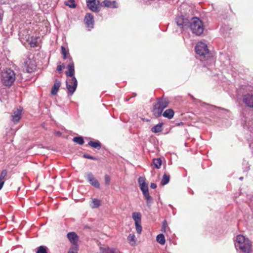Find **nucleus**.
Here are the masks:
<instances>
[{"mask_svg": "<svg viewBox=\"0 0 253 253\" xmlns=\"http://www.w3.org/2000/svg\"><path fill=\"white\" fill-rule=\"evenodd\" d=\"M169 101L168 98L161 97L157 99V103L153 105V114L155 117L158 118L162 115L163 110L168 107Z\"/></svg>", "mask_w": 253, "mask_h": 253, "instance_id": "obj_4", "label": "nucleus"}, {"mask_svg": "<svg viewBox=\"0 0 253 253\" xmlns=\"http://www.w3.org/2000/svg\"><path fill=\"white\" fill-rule=\"evenodd\" d=\"M156 240L161 245H164L166 242L165 236L163 234L158 235L156 238Z\"/></svg>", "mask_w": 253, "mask_h": 253, "instance_id": "obj_29", "label": "nucleus"}, {"mask_svg": "<svg viewBox=\"0 0 253 253\" xmlns=\"http://www.w3.org/2000/svg\"><path fill=\"white\" fill-rule=\"evenodd\" d=\"M195 51L203 59L206 58L209 54L207 45L203 42L197 43L195 46Z\"/></svg>", "mask_w": 253, "mask_h": 253, "instance_id": "obj_8", "label": "nucleus"}, {"mask_svg": "<svg viewBox=\"0 0 253 253\" xmlns=\"http://www.w3.org/2000/svg\"><path fill=\"white\" fill-rule=\"evenodd\" d=\"M174 111L171 109H169L165 110L162 114V115L169 119H171L174 116Z\"/></svg>", "mask_w": 253, "mask_h": 253, "instance_id": "obj_24", "label": "nucleus"}, {"mask_svg": "<svg viewBox=\"0 0 253 253\" xmlns=\"http://www.w3.org/2000/svg\"><path fill=\"white\" fill-rule=\"evenodd\" d=\"M65 68V65L63 64L62 65H59L57 66V70L60 73L62 72L63 69Z\"/></svg>", "mask_w": 253, "mask_h": 253, "instance_id": "obj_41", "label": "nucleus"}, {"mask_svg": "<svg viewBox=\"0 0 253 253\" xmlns=\"http://www.w3.org/2000/svg\"><path fill=\"white\" fill-rule=\"evenodd\" d=\"M86 5L88 8L93 12L97 13L100 9L98 5L99 1L97 0H86Z\"/></svg>", "mask_w": 253, "mask_h": 253, "instance_id": "obj_11", "label": "nucleus"}, {"mask_svg": "<svg viewBox=\"0 0 253 253\" xmlns=\"http://www.w3.org/2000/svg\"><path fill=\"white\" fill-rule=\"evenodd\" d=\"M3 15V11L0 9V22L2 21Z\"/></svg>", "mask_w": 253, "mask_h": 253, "instance_id": "obj_46", "label": "nucleus"}, {"mask_svg": "<svg viewBox=\"0 0 253 253\" xmlns=\"http://www.w3.org/2000/svg\"><path fill=\"white\" fill-rule=\"evenodd\" d=\"M66 84L68 95H72L76 91L78 85V81L76 77H74L68 81H66Z\"/></svg>", "mask_w": 253, "mask_h": 253, "instance_id": "obj_9", "label": "nucleus"}, {"mask_svg": "<svg viewBox=\"0 0 253 253\" xmlns=\"http://www.w3.org/2000/svg\"><path fill=\"white\" fill-rule=\"evenodd\" d=\"M48 248L45 246H40L37 249L36 253H47Z\"/></svg>", "mask_w": 253, "mask_h": 253, "instance_id": "obj_31", "label": "nucleus"}, {"mask_svg": "<svg viewBox=\"0 0 253 253\" xmlns=\"http://www.w3.org/2000/svg\"><path fill=\"white\" fill-rule=\"evenodd\" d=\"M189 95L193 99H195L194 97H193V96H192V95L189 94Z\"/></svg>", "mask_w": 253, "mask_h": 253, "instance_id": "obj_51", "label": "nucleus"}, {"mask_svg": "<svg viewBox=\"0 0 253 253\" xmlns=\"http://www.w3.org/2000/svg\"><path fill=\"white\" fill-rule=\"evenodd\" d=\"M83 157L84 158L90 159V160H97L98 159L97 158L94 157V156H90L87 154H84L83 155Z\"/></svg>", "mask_w": 253, "mask_h": 253, "instance_id": "obj_38", "label": "nucleus"}, {"mask_svg": "<svg viewBox=\"0 0 253 253\" xmlns=\"http://www.w3.org/2000/svg\"><path fill=\"white\" fill-rule=\"evenodd\" d=\"M169 179L170 177L169 175L164 174L161 181V185L164 186L167 184L169 181Z\"/></svg>", "mask_w": 253, "mask_h": 253, "instance_id": "obj_30", "label": "nucleus"}, {"mask_svg": "<svg viewBox=\"0 0 253 253\" xmlns=\"http://www.w3.org/2000/svg\"><path fill=\"white\" fill-rule=\"evenodd\" d=\"M241 123L244 128L248 131L245 138L253 153V114L249 109L246 108L243 109Z\"/></svg>", "mask_w": 253, "mask_h": 253, "instance_id": "obj_1", "label": "nucleus"}, {"mask_svg": "<svg viewBox=\"0 0 253 253\" xmlns=\"http://www.w3.org/2000/svg\"><path fill=\"white\" fill-rule=\"evenodd\" d=\"M98 253H121L117 249L109 247H100Z\"/></svg>", "mask_w": 253, "mask_h": 253, "instance_id": "obj_20", "label": "nucleus"}, {"mask_svg": "<svg viewBox=\"0 0 253 253\" xmlns=\"http://www.w3.org/2000/svg\"><path fill=\"white\" fill-rule=\"evenodd\" d=\"M163 123H159L151 128V131L156 133L161 132L163 130Z\"/></svg>", "mask_w": 253, "mask_h": 253, "instance_id": "obj_23", "label": "nucleus"}, {"mask_svg": "<svg viewBox=\"0 0 253 253\" xmlns=\"http://www.w3.org/2000/svg\"><path fill=\"white\" fill-rule=\"evenodd\" d=\"M54 134L57 136H61L62 135V133L59 131H56L54 132Z\"/></svg>", "mask_w": 253, "mask_h": 253, "instance_id": "obj_47", "label": "nucleus"}, {"mask_svg": "<svg viewBox=\"0 0 253 253\" xmlns=\"http://www.w3.org/2000/svg\"><path fill=\"white\" fill-rule=\"evenodd\" d=\"M61 85V82L58 79L55 80V83L52 87L51 93L52 95L57 94L59 88Z\"/></svg>", "mask_w": 253, "mask_h": 253, "instance_id": "obj_21", "label": "nucleus"}, {"mask_svg": "<svg viewBox=\"0 0 253 253\" xmlns=\"http://www.w3.org/2000/svg\"><path fill=\"white\" fill-rule=\"evenodd\" d=\"M32 12V5L29 3H24L20 5L19 12L24 16L27 14H30Z\"/></svg>", "mask_w": 253, "mask_h": 253, "instance_id": "obj_13", "label": "nucleus"}, {"mask_svg": "<svg viewBox=\"0 0 253 253\" xmlns=\"http://www.w3.org/2000/svg\"><path fill=\"white\" fill-rule=\"evenodd\" d=\"M64 4L71 8H75L77 6L75 0H68L64 2Z\"/></svg>", "mask_w": 253, "mask_h": 253, "instance_id": "obj_27", "label": "nucleus"}, {"mask_svg": "<svg viewBox=\"0 0 253 253\" xmlns=\"http://www.w3.org/2000/svg\"><path fill=\"white\" fill-rule=\"evenodd\" d=\"M150 187L152 189H155L157 188V185L154 183H151L150 184Z\"/></svg>", "mask_w": 253, "mask_h": 253, "instance_id": "obj_48", "label": "nucleus"}, {"mask_svg": "<svg viewBox=\"0 0 253 253\" xmlns=\"http://www.w3.org/2000/svg\"><path fill=\"white\" fill-rule=\"evenodd\" d=\"M9 0H0V4H6L9 3Z\"/></svg>", "mask_w": 253, "mask_h": 253, "instance_id": "obj_45", "label": "nucleus"}, {"mask_svg": "<svg viewBox=\"0 0 253 253\" xmlns=\"http://www.w3.org/2000/svg\"><path fill=\"white\" fill-rule=\"evenodd\" d=\"M192 33L196 36H200L204 31L203 22L198 17H193L189 24V27Z\"/></svg>", "mask_w": 253, "mask_h": 253, "instance_id": "obj_5", "label": "nucleus"}, {"mask_svg": "<svg viewBox=\"0 0 253 253\" xmlns=\"http://www.w3.org/2000/svg\"><path fill=\"white\" fill-rule=\"evenodd\" d=\"M235 247L237 250L239 249L244 253H251L252 242L249 238L240 234L236 237Z\"/></svg>", "mask_w": 253, "mask_h": 253, "instance_id": "obj_2", "label": "nucleus"}, {"mask_svg": "<svg viewBox=\"0 0 253 253\" xmlns=\"http://www.w3.org/2000/svg\"><path fill=\"white\" fill-rule=\"evenodd\" d=\"M68 71L65 72V74L67 76L70 77L71 79H73L74 77H75V68H74V63L73 61H71L69 64L67 65Z\"/></svg>", "mask_w": 253, "mask_h": 253, "instance_id": "obj_17", "label": "nucleus"}, {"mask_svg": "<svg viewBox=\"0 0 253 253\" xmlns=\"http://www.w3.org/2000/svg\"><path fill=\"white\" fill-rule=\"evenodd\" d=\"M135 236L133 234H130L127 237V240L131 246L135 244Z\"/></svg>", "mask_w": 253, "mask_h": 253, "instance_id": "obj_33", "label": "nucleus"}, {"mask_svg": "<svg viewBox=\"0 0 253 253\" xmlns=\"http://www.w3.org/2000/svg\"><path fill=\"white\" fill-rule=\"evenodd\" d=\"M105 183L106 184L108 185L110 182V178L109 175H105L104 177Z\"/></svg>", "mask_w": 253, "mask_h": 253, "instance_id": "obj_42", "label": "nucleus"}, {"mask_svg": "<svg viewBox=\"0 0 253 253\" xmlns=\"http://www.w3.org/2000/svg\"><path fill=\"white\" fill-rule=\"evenodd\" d=\"M73 141L79 144V145H83L84 143V140L83 138V137L82 136H77V137H75L73 138Z\"/></svg>", "mask_w": 253, "mask_h": 253, "instance_id": "obj_32", "label": "nucleus"}, {"mask_svg": "<svg viewBox=\"0 0 253 253\" xmlns=\"http://www.w3.org/2000/svg\"><path fill=\"white\" fill-rule=\"evenodd\" d=\"M153 164L156 169H160L162 165V160H161V158L153 159Z\"/></svg>", "mask_w": 253, "mask_h": 253, "instance_id": "obj_28", "label": "nucleus"}, {"mask_svg": "<svg viewBox=\"0 0 253 253\" xmlns=\"http://www.w3.org/2000/svg\"><path fill=\"white\" fill-rule=\"evenodd\" d=\"M92 203L91 208L93 209L97 208L100 205L101 201L97 199L94 198L92 200Z\"/></svg>", "mask_w": 253, "mask_h": 253, "instance_id": "obj_34", "label": "nucleus"}, {"mask_svg": "<svg viewBox=\"0 0 253 253\" xmlns=\"http://www.w3.org/2000/svg\"><path fill=\"white\" fill-rule=\"evenodd\" d=\"M167 226V222L166 220H164L162 224V231L164 232H166V228Z\"/></svg>", "mask_w": 253, "mask_h": 253, "instance_id": "obj_40", "label": "nucleus"}, {"mask_svg": "<svg viewBox=\"0 0 253 253\" xmlns=\"http://www.w3.org/2000/svg\"><path fill=\"white\" fill-rule=\"evenodd\" d=\"M175 21L177 25L181 29H185L189 27L190 21L184 15L176 16Z\"/></svg>", "mask_w": 253, "mask_h": 253, "instance_id": "obj_10", "label": "nucleus"}, {"mask_svg": "<svg viewBox=\"0 0 253 253\" xmlns=\"http://www.w3.org/2000/svg\"><path fill=\"white\" fill-rule=\"evenodd\" d=\"M24 67L27 73H32L36 68L35 61L29 58L24 62Z\"/></svg>", "mask_w": 253, "mask_h": 253, "instance_id": "obj_14", "label": "nucleus"}, {"mask_svg": "<svg viewBox=\"0 0 253 253\" xmlns=\"http://www.w3.org/2000/svg\"><path fill=\"white\" fill-rule=\"evenodd\" d=\"M135 225L136 232L139 234H140L142 231V226L141 225V222H136V223H135Z\"/></svg>", "mask_w": 253, "mask_h": 253, "instance_id": "obj_36", "label": "nucleus"}, {"mask_svg": "<svg viewBox=\"0 0 253 253\" xmlns=\"http://www.w3.org/2000/svg\"><path fill=\"white\" fill-rule=\"evenodd\" d=\"M29 44H30L31 47H35V46H37V42L36 41V40H33V39H32L30 41Z\"/></svg>", "mask_w": 253, "mask_h": 253, "instance_id": "obj_43", "label": "nucleus"}, {"mask_svg": "<svg viewBox=\"0 0 253 253\" xmlns=\"http://www.w3.org/2000/svg\"><path fill=\"white\" fill-rule=\"evenodd\" d=\"M67 238L72 245H78L79 237L75 232H69L67 234Z\"/></svg>", "mask_w": 253, "mask_h": 253, "instance_id": "obj_18", "label": "nucleus"}, {"mask_svg": "<svg viewBox=\"0 0 253 253\" xmlns=\"http://www.w3.org/2000/svg\"><path fill=\"white\" fill-rule=\"evenodd\" d=\"M85 177L89 184L92 186L96 188H99L100 187V184L98 181L95 178L92 172H87L85 174Z\"/></svg>", "mask_w": 253, "mask_h": 253, "instance_id": "obj_12", "label": "nucleus"}, {"mask_svg": "<svg viewBox=\"0 0 253 253\" xmlns=\"http://www.w3.org/2000/svg\"><path fill=\"white\" fill-rule=\"evenodd\" d=\"M101 4L105 7L116 8L118 5L115 0L110 1L109 0H104L102 2Z\"/></svg>", "mask_w": 253, "mask_h": 253, "instance_id": "obj_19", "label": "nucleus"}, {"mask_svg": "<svg viewBox=\"0 0 253 253\" xmlns=\"http://www.w3.org/2000/svg\"><path fill=\"white\" fill-rule=\"evenodd\" d=\"M216 108H217V107H215ZM218 109H221V110H226V111H227V110L224 109V108H220V107H218Z\"/></svg>", "mask_w": 253, "mask_h": 253, "instance_id": "obj_50", "label": "nucleus"}, {"mask_svg": "<svg viewBox=\"0 0 253 253\" xmlns=\"http://www.w3.org/2000/svg\"><path fill=\"white\" fill-rule=\"evenodd\" d=\"M61 53L63 55V54H68V52L66 50V48L63 46H62L61 47Z\"/></svg>", "mask_w": 253, "mask_h": 253, "instance_id": "obj_44", "label": "nucleus"}, {"mask_svg": "<svg viewBox=\"0 0 253 253\" xmlns=\"http://www.w3.org/2000/svg\"><path fill=\"white\" fill-rule=\"evenodd\" d=\"M15 80V74L14 72L9 69L6 68L1 73V82L5 86H10Z\"/></svg>", "mask_w": 253, "mask_h": 253, "instance_id": "obj_7", "label": "nucleus"}, {"mask_svg": "<svg viewBox=\"0 0 253 253\" xmlns=\"http://www.w3.org/2000/svg\"><path fill=\"white\" fill-rule=\"evenodd\" d=\"M134 96H136V93H134Z\"/></svg>", "mask_w": 253, "mask_h": 253, "instance_id": "obj_54", "label": "nucleus"}, {"mask_svg": "<svg viewBox=\"0 0 253 253\" xmlns=\"http://www.w3.org/2000/svg\"><path fill=\"white\" fill-rule=\"evenodd\" d=\"M84 23L87 27L93 28L94 26V17L90 13H87L85 14L84 19Z\"/></svg>", "mask_w": 253, "mask_h": 253, "instance_id": "obj_15", "label": "nucleus"}, {"mask_svg": "<svg viewBox=\"0 0 253 253\" xmlns=\"http://www.w3.org/2000/svg\"><path fill=\"white\" fill-rule=\"evenodd\" d=\"M243 102L248 107L253 108V86L251 85H242Z\"/></svg>", "mask_w": 253, "mask_h": 253, "instance_id": "obj_3", "label": "nucleus"}, {"mask_svg": "<svg viewBox=\"0 0 253 253\" xmlns=\"http://www.w3.org/2000/svg\"><path fill=\"white\" fill-rule=\"evenodd\" d=\"M138 182L140 186V189L141 190L143 196L146 201V205L148 207H150L151 204L153 202V199L149 194L148 187L147 184L146 182L145 178L143 177H139L138 179Z\"/></svg>", "mask_w": 253, "mask_h": 253, "instance_id": "obj_6", "label": "nucleus"}, {"mask_svg": "<svg viewBox=\"0 0 253 253\" xmlns=\"http://www.w3.org/2000/svg\"><path fill=\"white\" fill-rule=\"evenodd\" d=\"M129 99H130V98H127V97H126V98L125 99V101H128Z\"/></svg>", "mask_w": 253, "mask_h": 253, "instance_id": "obj_52", "label": "nucleus"}, {"mask_svg": "<svg viewBox=\"0 0 253 253\" xmlns=\"http://www.w3.org/2000/svg\"><path fill=\"white\" fill-rule=\"evenodd\" d=\"M78 245H72L68 253H78Z\"/></svg>", "mask_w": 253, "mask_h": 253, "instance_id": "obj_35", "label": "nucleus"}, {"mask_svg": "<svg viewBox=\"0 0 253 253\" xmlns=\"http://www.w3.org/2000/svg\"><path fill=\"white\" fill-rule=\"evenodd\" d=\"M21 111L20 109H16L13 110L11 114V121L14 123L19 122L21 116Z\"/></svg>", "mask_w": 253, "mask_h": 253, "instance_id": "obj_16", "label": "nucleus"}, {"mask_svg": "<svg viewBox=\"0 0 253 253\" xmlns=\"http://www.w3.org/2000/svg\"><path fill=\"white\" fill-rule=\"evenodd\" d=\"M132 217L134 220L135 223L141 222V215L140 212H133L132 214Z\"/></svg>", "mask_w": 253, "mask_h": 253, "instance_id": "obj_25", "label": "nucleus"}, {"mask_svg": "<svg viewBox=\"0 0 253 253\" xmlns=\"http://www.w3.org/2000/svg\"><path fill=\"white\" fill-rule=\"evenodd\" d=\"M88 145L91 147L95 149H100L101 148V143L99 141H90L88 143Z\"/></svg>", "mask_w": 253, "mask_h": 253, "instance_id": "obj_26", "label": "nucleus"}, {"mask_svg": "<svg viewBox=\"0 0 253 253\" xmlns=\"http://www.w3.org/2000/svg\"><path fill=\"white\" fill-rule=\"evenodd\" d=\"M4 183V181H0V190L2 188L3 184Z\"/></svg>", "mask_w": 253, "mask_h": 253, "instance_id": "obj_49", "label": "nucleus"}, {"mask_svg": "<svg viewBox=\"0 0 253 253\" xmlns=\"http://www.w3.org/2000/svg\"><path fill=\"white\" fill-rule=\"evenodd\" d=\"M7 174V171L5 169H3L0 173V181H4V177Z\"/></svg>", "mask_w": 253, "mask_h": 253, "instance_id": "obj_37", "label": "nucleus"}, {"mask_svg": "<svg viewBox=\"0 0 253 253\" xmlns=\"http://www.w3.org/2000/svg\"><path fill=\"white\" fill-rule=\"evenodd\" d=\"M231 28L229 27L228 25H224L222 26L220 32L225 37H226L229 36L230 34L229 31H231Z\"/></svg>", "mask_w": 253, "mask_h": 253, "instance_id": "obj_22", "label": "nucleus"}, {"mask_svg": "<svg viewBox=\"0 0 253 253\" xmlns=\"http://www.w3.org/2000/svg\"><path fill=\"white\" fill-rule=\"evenodd\" d=\"M63 59L64 60H65V59L68 60L69 61L70 63L71 61H73L72 58V57L71 56V55L70 54H63Z\"/></svg>", "mask_w": 253, "mask_h": 253, "instance_id": "obj_39", "label": "nucleus"}, {"mask_svg": "<svg viewBox=\"0 0 253 253\" xmlns=\"http://www.w3.org/2000/svg\"><path fill=\"white\" fill-rule=\"evenodd\" d=\"M239 179H240V180H242L243 179V177H239Z\"/></svg>", "mask_w": 253, "mask_h": 253, "instance_id": "obj_53", "label": "nucleus"}]
</instances>
